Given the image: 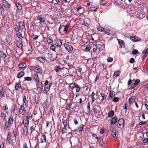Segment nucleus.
Here are the masks:
<instances>
[{
	"label": "nucleus",
	"instance_id": "16",
	"mask_svg": "<svg viewBox=\"0 0 148 148\" xmlns=\"http://www.w3.org/2000/svg\"><path fill=\"white\" fill-rule=\"evenodd\" d=\"M2 4L6 8L10 9L11 4L6 0H2Z\"/></svg>",
	"mask_w": 148,
	"mask_h": 148
},
{
	"label": "nucleus",
	"instance_id": "18",
	"mask_svg": "<svg viewBox=\"0 0 148 148\" xmlns=\"http://www.w3.org/2000/svg\"><path fill=\"white\" fill-rule=\"evenodd\" d=\"M90 23V20L88 18H86L84 20L82 23V25L85 26H87Z\"/></svg>",
	"mask_w": 148,
	"mask_h": 148
},
{
	"label": "nucleus",
	"instance_id": "21",
	"mask_svg": "<svg viewBox=\"0 0 148 148\" xmlns=\"http://www.w3.org/2000/svg\"><path fill=\"white\" fill-rule=\"evenodd\" d=\"M136 98V96H132L129 99V103L131 105L135 101Z\"/></svg>",
	"mask_w": 148,
	"mask_h": 148
},
{
	"label": "nucleus",
	"instance_id": "14",
	"mask_svg": "<svg viewBox=\"0 0 148 148\" xmlns=\"http://www.w3.org/2000/svg\"><path fill=\"white\" fill-rule=\"evenodd\" d=\"M94 62L91 59H88L87 60V65L89 68H91L93 66Z\"/></svg>",
	"mask_w": 148,
	"mask_h": 148
},
{
	"label": "nucleus",
	"instance_id": "13",
	"mask_svg": "<svg viewBox=\"0 0 148 148\" xmlns=\"http://www.w3.org/2000/svg\"><path fill=\"white\" fill-rule=\"evenodd\" d=\"M16 43V46L18 48L21 49V50H22L23 42L22 40L19 39V40H17Z\"/></svg>",
	"mask_w": 148,
	"mask_h": 148
},
{
	"label": "nucleus",
	"instance_id": "10",
	"mask_svg": "<svg viewBox=\"0 0 148 148\" xmlns=\"http://www.w3.org/2000/svg\"><path fill=\"white\" fill-rule=\"evenodd\" d=\"M64 47L68 52L74 51L75 50L74 49H73V47L72 46L69 45L65 44L64 45Z\"/></svg>",
	"mask_w": 148,
	"mask_h": 148
},
{
	"label": "nucleus",
	"instance_id": "43",
	"mask_svg": "<svg viewBox=\"0 0 148 148\" xmlns=\"http://www.w3.org/2000/svg\"><path fill=\"white\" fill-rule=\"evenodd\" d=\"M72 104L71 103H67L66 104V109L67 110H69L71 108V106L72 105Z\"/></svg>",
	"mask_w": 148,
	"mask_h": 148
},
{
	"label": "nucleus",
	"instance_id": "47",
	"mask_svg": "<svg viewBox=\"0 0 148 148\" xmlns=\"http://www.w3.org/2000/svg\"><path fill=\"white\" fill-rule=\"evenodd\" d=\"M16 36L20 39H19L21 40L23 37L21 33L19 32L17 33H16Z\"/></svg>",
	"mask_w": 148,
	"mask_h": 148
},
{
	"label": "nucleus",
	"instance_id": "61",
	"mask_svg": "<svg viewBox=\"0 0 148 148\" xmlns=\"http://www.w3.org/2000/svg\"><path fill=\"white\" fill-rule=\"evenodd\" d=\"M11 133L10 131H9L8 132V135L7 138V140H9L11 138V136L10 135Z\"/></svg>",
	"mask_w": 148,
	"mask_h": 148
},
{
	"label": "nucleus",
	"instance_id": "31",
	"mask_svg": "<svg viewBox=\"0 0 148 148\" xmlns=\"http://www.w3.org/2000/svg\"><path fill=\"white\" fill-rule=\"evenodd\" d=\"M19 69H23L25 68L27 66L26 64L25 63H22L18 65Z\"/></svg>",
	"mask_w": 148,
	"mask_h": 148
},
{
	"label": "nucleus",
	"instance_id": "38",
	"mask_svg": "<svg viewBox=\"0 0 148 148\" xmlns=\"http://www.w3.org/2000/svg\"><path fill=\"white\" fill-rule=\"evenodd\" d=\"M6 56L5 53H4L2 51H0V57L5 58Z\"/></svg>",
	"mask_w": 148,
	"mask_h": 148
},
{
	"label": "nucleus",
	"instance_id": "46",
	"mask_svg": "<svg viewBox=\"0 0 148 148\" xmlns=\"http://www.w3.org/2000/svg\"><path fill=\"white\" fill-rule=\"evenodd\" d=\"M92 48L89 45H86L85 49V51L88 52L90 51V49Z\"/></svg>",
	"mask_w": 148,
	"mask_h": 148
},
{
	"label": "nucleus",
	"instance_id": "49",
	"mask_svg": "<svg viewBox=\"0 0 148 148\" xmlns=\"http://www.w3.org/2000/svg\"><path fill=\"white\" fill-rule=\"evenodd\" d=\"M108 0H101L100 2V4L101 5L106 4L108 2Z\"/></svg>",
	"mask_w": 148,
	"mask_h": 148
},
{
	"label": "nucleus",
	"instance_id": "41",
	"mask_svg": "<svg viewBox=\"0 0 148 148\" xmlns=\"http://www.w3.org/2000/svg\"><path fill=\"white\" fill-rule=\"evenodd\" d=\"M40 97L38 96L35 97L34 99V101L37 104H38L40 103Z\"/></svg>",
	"mask_w": 148,
	"mask_h": 148
},
{
	"label": "nucleus",
	"instance_id": "40",
	"mask_svg": "<svg viewBox=\"0 0 148 148\" xmlns=\"http://www.w3.org/2000/svg\"><path fill=\"white\" fill-rule=\"evenodd\" d=\"M84 125L82 124H81L77 127V130L79 132L82 131L84 128Z\"/></svg>",
	"mask_w": 148,
	"mask_h": 148
},
{
	"label": "nucleus",
	"instance_id": "25",
	"mask_svg": "<svg viewBox=\"0 0 148 148\" xmlns=\"http://www.w3.org/2000/svg\"><path fill=\"white\" fill-rule=\"evenodd\" d=\"M21 82H16L15 85V90H18L19 89H22L21 85L20 84Z\"/></svg>",
	"mask_w": 148,
	"mask_h": 148
},
{
	"label": "nucleus",
	"instance_id": "19",
	"mask_svg": "<svg viewBox=\"0 0 148 148\" xmlns=\"http://www.w3.org/2000/svg\"><path fill=\"white\" fill-rule=\"evenodd\" d=\"M8 122L12 125L13 124L14 119L12 114H11L9 115L8 118Z\"/></svg>",
	"mask_w": 148,
	"mask_h": 148
},
{
	"label": "nucleus",
	"instance_id": "36",
	"mask_svg": "<svg viewBox=\"0 0 148 148\" xmlns=\"http://www.w3.org/2000/svg\"><path fill=\"white\" fill-rule=\"evenodd\" d=\"M84 8L83 7H79L77 9V11L78 13L82 14L83 12Z\"/></svg>",
	"mask_w": 148,
	"mask_h": 148
},
{
	"label": "nucleus",
	"instance_id": "64",
	"mask_svg": "<svg viewBox=\"0 0 148 148\" xmlns=\"http://www.w3.org/2000/svg\"><path fill=\"white\" fill-rule=\"evenodd\" d=\"M118 41L120 45V46H122L124 43L123 41L119 39H118Z\"/></svg>",
	"mask_w": 148,
	"mask_h": 148
},
{
	"label": "nucleus",
	"instance_id": "29",
	"mask_svg": "<svg viewBox=\"0 0 148 148\" xmlns=\"http://www.w3.org/2000/svg\"><path fill=\"white\" fill-rule=\"evenodd\" d=\"M22 123L24 125V127H28L29 124V121L26 119V120L24 119L22 121Z\"/></svg>",
	"mask_w": 148,
	"mask_h": 148
},
{
	"label": "nucleus",
	"instance_id": "11",
	"mask_svg": "<svg viewBox=\"0 0 148 148\" xmlns=\"http://www.w3.org/2000/svg\"><path fill=\"white\" fill-rule=\"evenodd\" d=\"M19 114L22 115H24L26 113V110L23 104L21 105L19 109Z\"/></svg>",
	"mask_w": 148,
	"mask_h": 148
},
{
	"label": "nucleus",
	"instance_id": "12",
	"mask_svg": "<svg viewBox=\"0 0 148 148\" xmlns=\"http://www.w3.org/2000/svg\"><path fill=\"white\" fill-rule=\"evenodd\" d=\"M78 41V38L75 35H72L71 38V42L73 44H76Z\"/></svg>",
	"mask_w": 148,
	"mask_h": 148
},
{
	"label": "nucleus",
	"instance_id": "23",
	"mask_svg": "<svg viewBox=\"0 0 148 148\" xmlns=\"http://www.w3.org/2000/svg\"><path fill=\"white\" fill-rule=\"evenodd\" d=\"M130 39L133 42L138 41L140 40V38L137 36H131Z\"/></svg>",
	"mask_w": 148,
	"mask_h": 148
},
{
	"label": "nucleus",
	"instance_id": "33",
	"mask_svg": "<svg viewBox=\"0 0 148 148\" xmlns=\"http://www.w3.org/2000/svg\"><path fill=\"white\" fill-rule=\"evenodd\" d=\"M99 145L102 147H105V143L103 140V139L102 138L99 142Z\"/></svg>",
	"mask_w": 148,
	"mask_h": 148
},
{
	"label": "nucleus",
	"instance_id": "3",
	"mask_svg": "<svg viewBox=\"0 0 148 148\" xmlns=\"http://www.w3.org/2000/svg\"><path fill=\"white\" fill-rule=\"evenodd\" d=\"M110 131L111 132V135L113 137L115 138H117L118 137V132L114 128L112 127L111 126H110Z\"/></svg>",
	"mask_w": 148,
	"mask_h": 148
},
{
	"label": "nucleus",
	"instance_id": "35",
	"mask_svg": "<svg viewBox=\"0 0 148 148\" xmlns=\"http://www.w3.org/2000/svg\"><path fill=\"white\" fill-rule=\"evenodd\" d=\"M32 77L34 79L35 81L40 79L39 77V75L37 73H34Z\"/></svg>",
	"mask_w": 148,
	"mask_h": 148
},
{
	"label": "nucleus",
	"instance_id": "8",
	"mask_svg": "<svg viewBox=\"0 0 148 148\" xmlns=\"http://www.w3.org/2000/svg\"><path fill=\"white\" fill-rule=\"evenodd\" d=\"M38 130L31 132L30 135V138L32 139H35L38 136Z\"/></svg>",
	"mask_w": 148,
	"mask_h": 148
},
{
	"label": "nucleus",
	"instance_id": "50",
	"mask_svg": "<svg viewBox=\"0 0 148 148\" xmlns=\"http://www.w3.org/2000/svg\"><path fill=\"white\" fill-rule=\"evenodd\" d=\"M1 117L3 118L4 119L6 120V117L7 116L3 112H1Z\"/></svg>",
	"mask_w": 148,
	"mask_h": 148
},
{
	"label": "nucleus",
	"instance_id": "51",
	"mask_svg": "<svg viewBox=\"0 0 148 148\" xmlns=\"http://www.w3.org/2000/svg\"><path fill=\"white\" fill-rule=\"evenodd\" d=\"M54 69L55 71L57 72L61 69V67L59 66H55L54 68Z\"/></svg>",
	"mask_w": 148,
	"mask_h": 148
},
{
	"label": "nucleus",
	"instance_id": "28",
	"mask_svg": "<svg viewBox=\"0 0 148 148\" xmlns=\"http://www.w3.org/2000/svg\"><path fill=\"white\" fill-rule=\"evenodd\" d=\"M25 73L24 71H21L18 73L17 75V78H20L22 77L24 75Z\"/></svg>",
	"mask_w": 148,
	"mask_h": 148
},
{
	"label": "nucleus",
	"instance_id": "57",
	"mask_svg": "<svg viewBox=\"0 0 148 148\" xmlns=\"http://www.w3.org/2000/svg\"><path fill=\"white\" fill-rule=\"evenodd\" d=\"M123 108L124 109V111L125 112V113H126L127 110V104L126 103H125V104H124V106L123 107Z\"/></svg>",
	"mask_w": 148,
	"mask_h": 148
},
{
	"label": "nucleus",
	"instance_id": "32",
	"mask_svg": "<svg viewBox=\"0 0 148 148\" xmlns=\"http://www.w3.org/2000/svg\"><path fill=\"white\" fill-rule=\"evenodd\" d=\"M40 138V142L41 143H43L44 142H45L46 141V137L45 135L43 134L41 136Z\"/></svg>",
	"mask_w": 148,
	"mask_h": 148
},
{
	"label": "nucleus",
	"instance_id": "6",
	"mask_svg": "<svg viewBox=\"0 0 148 148\" xmlns=\"http://www.w3.org/2000/svg\"><path fill=\"white\" fill-rule=\"evenodd\" d=\"M125 121L123 118L119 119L118 121V127L120 129H122L124 127Z\"/></svg>",
	"mask_w": 148,
	"mask_h": 148
},
{
	"label": "nucleus",
	"instance_id": "52",
	"mask_svg": "<svg viewBox=\"0 0 148 148\" xmlns=\"http://www.w3.org/2000/svg\"><path fill=\"white\" fill-rule=\"evenodd\" d=\"M2 108L3 109V110H7L8 109V108L7 104L5 103H4L3 104V106L2 107Z\"/></svg>",
	"mask_w": 148,
	"mask_h": 148
},
{
	"label": "nucleus",
	"instance_id": "26",
	"mask_svg": "<svg viewBox=\"0 0 148 148\" xmlns=\"http://www.w3.org/2000/svg\"><path fill=\"white\" fill-rule=\"evenodd\" d=\"M5 121V123L4 129L5 130H6L7 129H8L10 127V125H12L8 122L7 120H6Z\"/></svg>",
	"mask_w": 148,
	"mask_h": 148
},
{
	"label": "nucleus",
	"instance_id": "42",
	"mask_svg": "<svg viewBox=\"0 0 148 148\" xmlns=\"http://www.w3.org/2000/svg\"><path fill=\"white\" fill-rule=\"evenodd\" d=\"M27 116H26V119H27L28 120H31L32 118V114L29 113H27Z\"/></svg>",
	"mask_w": 148,
	"mask_h": 148
},
{
	"label": "nucleus",
	"instance_id": "22",
	"mask_svg": "<svg viewBox=\"0 0 148 148\" xmlns=\"http://www.w3.org/2000/svg\"><path fill=\"white\" fill-rule=\"evenodd\" d=\"M15 6L17 8V10L21 11L22 9V6L18 2L16 1L15 4Z\"/></svg>",
	"mask_w": 148,
	"mask_h": 148
},
{
	"label": "nucleus",
	"instance_id": "30",
	"mask_svg": "<svg viewBox=\"0 0 148 148\" xmlns=\"http://www.w3.org/2000/svg\"><path fill=\"white\" fill-rule=\"evenodd\" d=\"M36 60H37L39 61L40 62L44 63L45 62L46 59L45 58H44L43 57H37L36 58Z\"/></svg>",
	"mask_w": 148,
	"mask_h": 148
},
{
	"label": "nucleus",
	"instance_id": "34",
	"mask_svg": "<svg viewBox=\"0 0 148 148\" xmlns=\"http://www.w3.org/2000/svg\"><path fill=\"white\" fill-rule=\"evenodd\" d=\"M28 127H24L23 128V134H25L26 135L28 133Z\"/></svg>",
	"mask_w": 148,
	"mask_h": 148
},
{
	"label": "nucleus",
	"instance_id": "48",
	"mask_svg": "<svg viewBox=\"0 0 148 148\" xmlns=\"http://www.w3.org/2000/svg\"><path fill=\"white\" fill-rule=\"evenodd\" d=\"M66 127H64L62 128L61 131L62 134H66L67 132V130Z\"/></svg>",
	"mask_w": 148,
	"mask_h": 148
},
{
	"label": "nucleus",
	"instance_id": "24",
	"mask_svg": "<svg viewBox=\"0 0 148 148\" xmlns=\"http://www.w3.org/2000/svg\"><path fill=\"white\" fill-rule=\"evenodd\" d=\"M118 120V118L117 117L114 116L112 118L111 121L110 123L111 125H114L116 123Z\"/></svg>",
	"mask_w": 148,
	"mask_h": 148
},
{
	"label": "nucleus",
	"instance_id": "39",
	"mask_svg": "<svg viewBox=\"0 0 148 148\" xmlns=\"http://www.w3.org/2000/svg\"><path fill=\"white\" fill-rule=\"evenodd\" d=\"M114 111L111 110L109 112L108 116L109 117H111L114 115Z\"/></svg>",
	"mask_w": 148,
	"mask_h": 148
},
{
	"label": "nucleus",
	"instance_id": "55",
	"mask_svg": "<svg viewBox=\"0 0 148 148\" xmlns=\"http://www.w3.org/2000/svg\"><path fill=\"white\" fill-rule=\"evenodd\" d=\"M24 79L25 81H31L32 80V78L29 77H25Z\"/></svg>",
	"mask_w": 148,
	"mask_h": 148
},
{
	"label": "nucleus",
	"instance_id": "53",
	"mask_svg": "<svg viewBox=\"0 0 148 148\" xmlns=\"http://www.w3.org/2000/svg\"><path fill=\"white\" fill-rule=\"evenodd\" d=\"M108 33V35H114L115 34L112 30H109Z\"/></svg>",
	"mask_w": 148,
	"mask_h": 148
},
{
	"label": "nucleus",
	"instance_id": "7",
	"mask_svg": "<svg viewBox=\"0 0 148 148\" xmlns=\"http://www.w3.org/2000/svg\"><path fill=\"white\" fill-rule=\"evenodd\" d=\"M34 71L36 72V73L39 74L40 75L42 74L43 70L42 68L38 65H37L34 66Z\"/></svg>",
	"mask_w": 148,
	"mask_h": 148
},
{
	"label": "nucleus",
	"instance_id": "9",
	"mask_svg": "<svg viewBox=\"0 0 148 148\" xmlns=\"http://www.w3.org/2000/svg\"><path fill=\"white\" fill-rule=\"evenodd\" d=\"M41 126L42 125L40 124H37L36 125V123H34V125H32L30 127V130L31 132L34 131L38 130H40V126Z\"/></svg>",
	"mask_w": 148,
	"mask_h": 148
},
{
	"label": "nucleus",
	"instance_id": "37",
	"mask_svg": "<svg viewBox=\"0 0 148 148\" xmlns=\"http://www.w3.org/2000/svg\"><path fill=\"white\" fill-rule=\"evenodd\" d=\"M102 44V43L101 42V44H98L96 45L97 49H99V51H102V50L103 49Z\"/></svg>",
	"mask_w": 148,
	"mask_h": 148
},
{
	"label": "nucleus",
	"instance_id": "17",
	"mask_svg": "<svg viewBox=\"0 0 148 148\" xmlns=\"http://www.w3.org/2000/svg\"><path fill=\"white\" fill-rule=\"evenodd\" d=\"M54 42L55 45L58 47H61L62 45V41L60 39H56Z\"/></svg>",
	"mask_w": 148,
	"mask_h": 148
},
{
	"label": "nucleus",
	"instance_id": "59",
	"mask_svg": "<svg viewBox=\"0 0 148 148\" xmlns=\"http://www.w3.org/2000/svg\"><path fill=\"white\" fill-rule=\"evenodd\" d=\"M56 48V46L54 45H51L50 47V49L53 51H55Z\"/></svg>",
	"mask_w": 148,
	"mask_h": 148
},
{
	"label": "nucleus",
	"instance_id": "1",
	"mask_svg": "<svg viewBox=\"0 0 148 148\" xmlns=\"http://www.w3.org/2000/svg\"><path fill=\"white\" fill-rule=\"evenodd\" d=\"M46 20V18L44 15L41 14L37 16V19L34 20V22L36 25H40L45 23Z\"/></svg>",
	"mask_w": 148,
	"mask_h": 148
},
{
	"label": "nucleus",
	"instance_id": "54",
	"mask_svg": "<svg viewBox=\"0 0 148 148\" xmlns=\"http://www.w3.org/2000/svg\"><path fill=\"white\" fill-rule=\"evenodd\" d=\"M115 95V93L113 91H111L110 94V96L111 98H113V97Z\"/></svg>",
	"mask_w": 148,
	"mask_h": 148
},
{
	"label": "nucleus",
	"instance_id": "15",
	"mask_svg": "<svg viewBox=\"0 0 148 148\" xmlns=\"http://www.w3.org/2000/svg\"><path fill=\"white\" fill-rule=\"evenodd\" d=\"M140 80L139 79H137L135 80L134 83L133 84L132 86L131 87L130 89L131 90L134 89L140 84Z\"/></svg>",
	"mask_w": 148,
	"mask_h": 148
},
{
	"label": "nucleus",
	"instance_id": "20",
	"mask_svg": "<svg viewBox=\"0 0 148 148\" xmlns=\"http://www.w3.org/2000/svg\"><path fill=\"white\" fill-rule=\"evenodd\" d=\"M19 24L18 26L19 29L21 30H22L25 27L24 23L23 21H21L19 22Z\"/></svg>",
	"mask_w": 148,
	"mask_h": 148
},
{
	"label": "nucleus",
	"instance_id": "62",
	"mask_svg": "<svg viewBox=\"0 0 148 148\" xmlns=\"http://www.w3.org/2000/svg\"><path fill=\"white\" fill-rule=\"evenodd\" d=\"M148 54V48L146 50V51L145 52V54L143 56L142 58H145L146 57L147 55Z\"/></svg>",
	"mask_w": 148,
	"mask_h": 148
},
{
	"label": "nucleus",
	"instance_id": "60",
	"mask_svg": "<svg viewBox=\"0 0 148 148\" xmlns=\"http://www.w3.org/2000/svg\"><path fill=\"white\" fill-rule=\"evenodd\" d=\"M4 13V9L3 7H0V14H3Z\"/></svg>",
	"mask_w": 148,
	"mask_h": 148
},
{
	"label": "nucleus",
	"instance_id": "58",
	"mask_svg": "<svg viewBox=\"0 0 148 148\" xmlns=\"http://www.w3.org/2000/svg\"><path fill=\"white\" fill-rule=\"evenodd\" d=\"M99 8V7H97L96 8L95 7H92L91 8L90 10L92 11L96 12Z\"/></svg>",
	"mask_w": 148,
	"mask_h": 148
},
{
	"label": "nucleus",
	"instance_id": "5",
	"mask_svg": "<svg viewBox=\"0 0 148 148\" xmlns=\"http://www.w3.org/2000/svg\"><path fill=\"white\" fill-rule=\"evenodd\" d=\"M52 84V82H49L48 80H45L44 83V90L49 91Z\"/></svg>",
	"mask_w": 148,
	"mask_h": 148
},
{
	"label": "nucleus",
	"instance_id": "2",
	"mask_svg": "<svg viewBox=\"0 0 148 148\" xmlns=\"http://www.w3.org/2000/svg\"><path fill=\"white\" fill-rule=\"evenodd\" d=\"M68 24H61L58 29V31L60 34L63 35L67 33L69 27Z\"/></svg>",
	"mask_w": 148,
	"mask_h": 148
},
{
	"label": "nucleus",
	"instance_id": "27",
	"mask_svg": "<svg viewBox=\"0 0 148 148\" xmlns=\"http://www.w3.org/2000/svg\"><path fill=\"white\" fill-rule=\"evenodd\" d=\"M101 95L102 97V99H101V101H103L105 99H106V98L107 96L108 95V93L104 92V93H101L100 94Z\"/></svg>",
	"mask_w": 148,
	"mask_h": 148
},
{
	"label": "nucleus",
	"instance_id": "44",
	"mask_svg": "<svg viewBox=\"0 0 148 148\" xmlns=\"http://www.w3.org/2000/svg\"><path fill=\"white\" fill-rule=\"evenodd\" d=\"M76 84L75 83H71L70 84L69 87L71 89H73L75 88V86H76L75 85Z\"/></svg>",
	"mask_w": 148,
	"mask_h": 148
},
{
	"label": "nucleus",
	"instance_id": "63",
	"mask_svg": "<svg viewBox=\"0 0 148 148\" xmlns=\"http://www.w3.org/2000/svg\"><path fill=\"white\" fill-rule=\"evenodd\" d=\"M119 98L118 97H115L113 98L112 101L115 102H117L119 101Z\"/></svg>",
	"mask_w": 148,
	"mask_h": 148
},
{
	"label": "nucleus",
	"instance_id": "4",
	"mask_svg": "<svg viewBox=\"0 0 148 148\" xmlns=\"http://www.w3.org/2000/svg\"><path fill=\"white\" fill-rule=\"evenodd\" d=\"M36 86L38 90L41 92L43 90V85L40 79L36 81Z\"/></svg>",
	"mask_w": 148,
	"mask_h": 148
},
{
	"label": "nucleus",
	"instance_id": "56",
	"mask_svg": "<svg viewBox=\"0 0 148 148\" xmlns=\"http://www.w3.org/2000/svg\"><path fill=\"white\" fill-rule=\"evenodd\" d=\"M62 123L64 125V127H66L67 124L66 121L64 119H62Z\"/></svg>",
	"mask_w": 148,
	"mask_h": 148
},
{
	"label": "nucleus",
	"instance_id": "45",
	"mask_svg": "<svg viewBox=\"0 0 148 148\" xmlns=\"http://www.w3.org/2000/svg\"><path fill=\"white\" fill-rule=\"evenodd\" d=\"M75 85V88L76 92H79L80 91L81 88L77 84H76Z\"/></svg>",
	"mask_w": 148,
	"mask_h": 148
}]
</instances>
